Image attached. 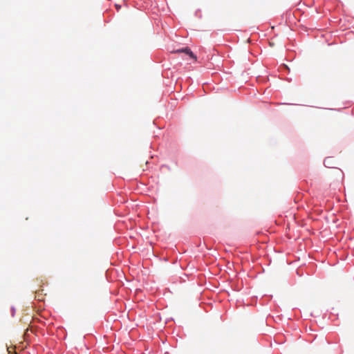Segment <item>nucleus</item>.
Segmentation results:
<instances>
[{"label":"nucleus","instance_id":"f03ea898","mask_svg":"<svg viewBox=\"0 0 354 354\" xmlns=\"http://www.w3.org/2000/svg\"><path fill=\"white\" fill-rule=\"evenodd\" d=\"M8 353L10 354V351L8 350Z\"/></svg>","mask_w":354,"mask_h":354},{"label":"nucleus","instance_id":"f257e3e1","mask_svg":"<svg viewBox=\"0 0 354 354\" xmlns=\"http://www.w3.org/2000/svg\"><path fill=\"white\" fill-rule=\"evenodd\" d=\"M175 53H185L186 55H189L190 57H192L194 59H196V57L194 55V53L192 52L190 48H183L180 49H178L174 51Z\"/></svg>","mask_w":354,"mask_h":354}]
</instances>
